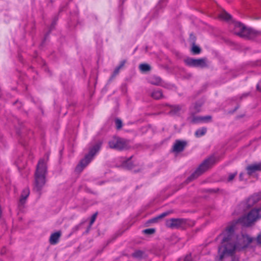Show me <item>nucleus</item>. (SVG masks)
<instances>
[{"label":"nucleus","instance_id":"11","mask_svg":"<svg viewBox=\"0 0 261 261\" xmlns=\"http://www.w3.org/2000/svg\"><path fill=\"white\" fill-rule=\"evenodd\" d=\"M247 173L250 175L256 171L261 170V163L253 164L246 167Z\"/></svg>","mask_w":261,"mask_h":261},{"label":"nucleus","instance_id":"9","mask_svg":"<svg viewBox=\"0 0 261 261\" xmlns=\"http://www.w3.org/2000/svg\"><path fill=\"white\" fill-rule=\"evenodd\" d=\"M186 64L189 66L204 68L207 67L206 59L200 58L198 59L188 58L185 60Z\"/></svg>","mask_w":261,"mask_h":261},{"label":"nucleus","instance_id":"26","mask_svg":"<svg viewBox=\"0 0 261 261\" xmlns=\"http://www.w3.org/2000/svg\"><path fill=\"white\" fill-rule=\"evenodd\" d=\"M115 124L117 129H120L122 126V122L119 119L117 118L115 120Z\"/></svg>","mask_w":261,"mask_h":261},{"label":"nucleus","instance_id":"35","mask_svg":"<svg viewBox=\"0 0 261 261\" xmlns=\"http://www.w3.org/2000/svg\"><path fill=\"white\" fill-rule=\"evenodd\" d=\"M243 173H241L240 174V176H240V179L241 180H243Z\"/></svg>","mask_w":261,"mask_h":261},{"label":"nucleus","instance_id":"32","mask_svg":"<svg viewBox=\"0 0 261 261\" xmlns=\"http://www.w3.org/2000/svg\"><path fill=\"white\" fill-rule=\"evenodd\" d=\"M257 90L259 91H261V81L256 85Z\"/></svg>","mask_w":261,"mask_h":261},{"label":"nucleus","instance_id":"1","mask_svg":"<svg viewBox=\"0 0 261 261\" xmlns=\"http://www.w3.org/2000/svg\"><path fill=\"white\" fill-rule=\"evenodd\" d=\"M234 225L228 226L223 233V246L219 248L221 252L220 258L225 256H232L237 249L244 248L247 247L253 241V238L247 234H242L238 237L234 234Z\"/></svg>","mask_w":261,"mask_h":261},{"label":"nucleus","instance_id":"21","mask_svg":"<svg viewBox=\"0 0 261 261\" xmlns=\"http://www.w3.org/2000/svg\"><path fill=\"white\" fill-rule=\"evenodd\" d=\"M170 213L169 212H166L163 213L161 214L160 215H159V216H158L157 217L154 218L152 219V221L153 222H156L158 219H162V218L168 216Z\"/></svg>","mask_w":261,"mask_h":261},{"label":"nucleus","instance_id":"33","mask_svg":"<svg viewBox=\"0 0 261 261\" xmlns=\"http://www.w3.org/2000/svg\"><path fill=\"white\" fill-rule=\"evenodd\" d=\"M125 61H123L121 62L120 64L119 65V66H118V67H120V68H121L125 64Z\"/></svg>","mask_w":261,"mask_h":261},{"label":"nucleus","instance_id":"6","mask_svg":"<svg viewBox=\"0 0 261 261\" xmlns=\"http://www.w3.org/2000/svg\"><path fill=\"white\" fill-rule=\"evenodd\" d=\"M215 162V159L214 156H211L206 159L199 165L191 176L193 178H197L210 168Z\"/></svg>","mask_w":261,"mask_h":261},{"label":"nucleus","instance_id":"23","mask_svg":"<svg viewBox=\"0 0 261 261\" xmlns=\"http://www.w3.org/2000/svg\"><path fill=\"white\" fill-rule=\"evenodd\" d=\"M97 215H98V213L97 212H96L91 217V219H90V224H89V226L88 228V230H89L92 225H93V224L94 223V222L95 221V220L97 218Z\"/></svg>","mask_w":261,"mask_h":261},{"label":"nucleus","instance_id":"8","mask_svg":"<svg viewBox=\"0 0 261 261\" xmlns=\"http://www.w3.org/2000/svg\"><path fill=\"white\" fill-rule=\"evenodd\" d=\"M187 220L182 218H172L167 220L166 225L171 228H184L187 225Z\"/></svg>","mask_w":261,"mask_h":261},{"label":"nucleus","instance_id":"36","mask_svg":"<svg viewBox=\"0 0 261 261\" xmlns=\"http://www.w3.org/2000/svg\"><path fill=\"white\" fill-rule=\"evenodd\" d=\"M0 261H2V260H0Z\"/></svg>","mask_w":261,"mask_h":261},{"label":"nucleus","instance_id":"20","mask_svg":"<svg viewBox=\"0 0 261 261\" xmlns=\"http://www.w3.org/2000/svg\"><path fill=\"white\" fill-rule=\"evenodd\" d=\"M139 68L142 72H147L151 69L150 66L148 64L145 63L141 64L139 65Z\"/></svg>","mask_w":261,"mask_h":261},{"label":"nucleus","instance_id":"14","mask_svg":"<svg viewBox=\"0 0 261 261\" xmlns=\"http://www.w3.org/2000/svg\"><path fill=\"white\" fill-rule=\"evenodd\" d=\"M30 195V190L29 188H26L24 189L21 193L20 199L19 203L21 204H23L25 203L26 199L29 197Z\"/></svg>","mask_w":261,"mask_h":261},{"label":"nucleus","instance_id":"29","mask_svg":"<svg viewBox=\"0 0 261 261\" xmlns=\"http://www.w3.org/2000/svg\"><path fill=\"white\" fill-rule=\"evenodd\" d=\"M130 163V159H129L126 162L123 163V166L126 167L128 169H131L132 168V165H129Z\"/></svg>","mask_w":261,"mask_h":261},{"label":"nucleus","instance_id":"30","mask_svg":"<svg viewBox=\"0 0 261 261\" xmlns=\"http://www.w3.org/2000/svg\"><path fill=\"white\" fill-rule=\"evenodd\" d=\"M120 69V67H116L113 73L112 77H115L116 75H117L119 72Z\"/></svg>","mask_w":261,"mask_h":261},{"label":"nucleus","instance_id":"25","mask_svg":"<svg viewBox=\"0 0 261 261\" xmlns=\"http://www.w3.org/2000/svg\"><path fill=\"white\" fill-rule=\"evenodd\" d=\"M202 105V103H196L194 105V112L197 113L200 111V108Z\"/></svg>","mask_w":261,"mask_h":261},{"label":"nucleus","instance_id":"22","mask_svg":"<svg viewBox=\"0 0 261 261\" xmlns=\"http://www.w3.org/2000/svg\"><path fill=\"white\" fill-rule=\"evenodd\" d=\"M220 17L225 20H228L231 19V15L226 11L222 12L220 15Z\"/></svg>","mask_w":261,"mask_h":261},{"label":"nucleus","instance_id":"7","mask_svg":"<svg viewBox=\"0 0 261 261\" xmlns=\"http://www.w3.org/2000/svg\"><path fill=\"white\" fill-rule=\"evenodd\" d=\"M109 147L118 150L127 149L130 147L129 141L122 138H116L109 142Z\"/></svg>","mask_w":261,"mask_h":261},{"label":"nucleus","instance_id":"24","mask_svg":"<svg viewBox=\"0 0 261 261\" xmlns=\"http://www.w3.org/2000/svg\"><path fill=\"white\" fill-rule=\"evenodd\" d=\"M192 51L193 54L198 55V54H200V53L201 51V49L199 48V47H198V46H197L196 45H194L192 47Z\"/></svg>","mask_w":261,"mask_h":261},{"label":"nucleus","instance_id":"2","mask_svg":"<svg viewBox=\"0 0 261 261\" xmlns=\"http://www.w3.org/2000/svg\"><path fill=\"white\" fill-rule=\"evenodd\" d=\"M49 159V154H46V159L39 160L35 173V189L40 191L45 184V174L47 172L46 163Z\"/></svg>","mask_w":261,"mask_h":261},{"label":"nucleus","instance_id":"19","mask_svg":"<svg viewBox=\"0 0 261 261\" xmlns=\"http://www.w3.org/2000/svg\"><path fill=\"white\" fill-rule=\"evenodd\" d=\"M261 198V196L259 194H254L252 195L249 199V201L250 202H252V204H255Z\"/></svg>","mask_w":261,"mask_h":261},{"label":"nucleus","instance_id":"17","mask_svg":"<svg viewBox=\"0 0 261 261\" xmlns=\"http://www.w3.org/2000/svg\"><path fill=\"white\" fill-rule=\"evenodd\" d=\"M149 82L154 85H160L161 83V79L157 76H152L149 79Z\"/></svg>","mask_w":261,"mask_h":261},{"label":"nucleus","instance_id":"13","mask_svg":"<svg viewBox=\"0 0 261 261\" xmlns=\"http://www.w3.org/2000/svg\"><path fill=\"white\" fill-rule=\"evenodd\" d=\"M62 233L61 231H58L51 234L49 242L51 245H56L59 242Z\"/></svg>","mask_w":261,"mask_h":261},{"label":"nucleus","instance_id":"28","mask_svg":"<svg viewBox=\"0 0 261 261\" xmlns=\"http://www.w3.org/2000/svg\"><path fill=\"white\" fill-rule=\"evenodd\" d=\"M237 175V172H235L232 173H230L228 175L227 180L228 181H232Z\"/></svg>","mask_w":261,"mask_h":261},{"label":"nucleus","instance_id":"27","mask_svg":"<svg viewBox=\"0 0 261 261\" xmlns=\"http://www.w3.org/2000/svg\"><path fill=\"white\" fill-rule=\"evenodd\" d=\"M143 232L144 234H151L155 232V229L154 228H147L143 230Z\"/></svg>","mask_w":261,"mask_h":261},{"label":"nucleus","instance_id":"18","mask_svg":"<svg viewBox=\"0 0 261 261\" xmlns=\"http://www.w3.org/2000/svg\"><path fill=\"white\" fill-rule=\"evenodd\" d=\"M207 132V128L206 127H203L200 128L196 130L195 132V136L197 138H200L205 135Z\"/></svg>","mask_w":261,"mask_h":261},{"label":"nucleus","instance_id":"4","mask_svg":"<svg viewBox=\"0 0 261 261\" xmlns=\"http://www.w3.org/2000/svg\"><path fill=\"white\" fill-rule=\"evenodd\" d=\"M101 144L102 142L99 141L90 149L88 154L85 155L76 167V171L81 172L90 163L93 156L100 150Z\"/></svg>","mask_w":261,"mask_h":261},{"label":"nucleus","instance_id":"15","mask_svg":"<svg viewBox=\"0 0 261 261\" xmlns=\"http://www.w3.org/2000/svg\"><path fill=\"white\" fill-rule=\"evenodd\" d=\"M150 96L154 99L158 100L163 97V94L161 90H156L153 91Z\"/></svg>","mask_w":261,"mask_h":261},{"label":"nucleus","instance_id":"12","mask_svg":"<svg viewBox=\"0 0 261 261\" xmlns=\"http://www.w3.org/2000/svg\"><path fill=\"white\" fill-rule=\"evenodd\" d=\"M212 117L211 116H194L192 118L191 122L193 123H199L203 122H207L211 120Z\"/></svg>","mask_w":261,"mask_h":261},{"label":"nucleus","instance_id":"3","mask_svg":"<svg viewBox=\"0 0 261 261\" xmlns=\"http://www.w3.org/2000/svg\"><path fill=\"white\" fill-rule=\"evenodd\" d=\"M234 30L236 34L243 38L254 39L261 37V32L252 29L247 28L240 22L235 23Z\"/></svg>","mask_w":261,"mask_h":261},{"label":"nucleus","instance_id":"34","mask_svg":"<svg viewBox=\"0 0 261 261\" xmlns=\"http://www.w3.org/2000/svg\"><path fill=\"white\" fill-rule=\"evenodd\" d=\"M174 108H175V112H177L180 110V108H179V106H176V107H175Z\"/></svg>","mask_w":261,"mask_h":261},{"label":"nucleus","instance_id":"31","mask_svg":"<svg viewBox=\"0 0 261 261\" xmlns=\"http://www.w3.org/2000/svg\"><path fill=\"white\" fill-rule=\"evenodd\" d=\"M256 241L257 244L261 246V233L257 236L256 238Z\"/></svg>","mask_w":261,"mask_h":261},{"label":"nucleus","instance_id":"16","mask_svg":"<svg viewBox=\"0 0 261 261\" xmlns=\"http://www.w3.org/2000/svg\"><path fill=\"white\" fill-rule=\"evenodd\" d=\"M145 255V252L143 251L140 250H135L132 254V256L133 258L141 259H142Z\"/></svg>","mask_w":261,"mask_h":261},{"label":"nucleus","instance_id":"10","mask_svg":"<svg viewBox=\"0 0 261 261\" xmlns=\"http://www.w3.org/2000/svg\"><path fill=\"white\" fill-rule=\"evenodd\" d=\"M186 145V141L176 140L172 146V151L176 153L181 152L184 150Z\"/></svg>","mask_w":261,"mask_h":261},{"label":"nucleus","instance_id":"5","mask_svg":"<svg viewBox=\"0 0 261 261\" xmlns=\"http://www.w3.org/2000/svg\"><path fill=\"white\" fill-rule=\"evenodd\" d=\"M261 218V207L251 210L247 215L239 219L243 226H250L257 220Z\"/></svg>","mask_w":261,"mask_h":261}]
</instances>
